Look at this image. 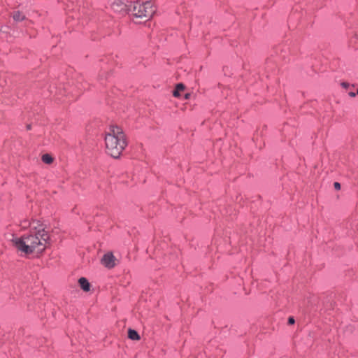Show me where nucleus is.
Listing matches in <instances>:
<instances>
[{
    "mask_svg": "<svg viewBox=\"0 0 358 358\" xmlns=\"http://www.w3.org/2000/svg\"><path fill=\"white\" fill-rule=\"evenodd\" d=\"M189 96V94H185V99H188Z\"/></svg>",
    "mask_w": 358,
    "mask_h": 358,
    "instance_id": "16",
    "label": "nucleus"
},
{
    "mask_svg": "<svg viewBox=\"0 0 358 358\" xmlns=\"http://www.w3.org/2000/svg\"><path fill=\"white\" fill-rule=\"evenodd\" d=\"M294 322H295V321H294V317H289V319H288V324H294Z\"/></svg>",
    "mask_w": 358,
    "mask_h": 358,
    "instance_id": "13",
    "label": "nucleus"
},
{
    "mask_svg": "<svg viewBox=\"0 0 358 358\" xmlns=\"http://www.w3.org/2000/svg\"><path fill=\"white\" fill-rule=\"evenodd\" d=\"M13 17L15 21H22L25 18V16L20 11H15L13 13Z\"/></svg>",
    "mask_w": 358,
    "mask_h": 358,
    "instance_id": "10",
    "label": "nucleus"
},
{
    "mask_svg": "<svg viewBox=\"0 0 358 358\" xmlns=\"http://www.w3.org/2000/svg\"><path fill=\"white\" fill-rule=\"evenodd\" d=\"M128 337L134 341H138L140 339V336L136 331L134 329H129L128 331Z\"/></svg>",
    "mask_w": 358,
    "mask_h": 358,
    "instance_id": "9",
    "label": "nucleus"
},
{
    "mask_svg": "<svg viewBox=\"0 0 358 358\" xmlns=\"http://www.w3.org/2000/svg\"><path fill=\"white\" fill-rule=\"evenodd\" d=\"M357 94H358V89H357Z\"/></svg>",
    "mask_w": 358,
    "mask_h": 358,
    "instance_id": "18",
    "label": "nucleus"
},
{
    "mask_svg": "<svg viewBox=\"0 0 358 358\" xmlns=\"http://www.w3.org/2000/svg\"><path fill=\"white\" fill-rule=\"evenodd\" d=\"M334 187L336 189L339 190L341 189V184L338 182L334 183Z\"/></svg>",
    "mask_w": 358,
    "mask_h": 358,
    "instance_id": "12",
    "label": "nucleus"
},
{
    "mask_svg": "<svg viewBox=\"0 0 358 358\" xmlns=\"http://www.w3.org/2000/svg\"><path fill=\"white\" fill-rule=\"evenodd\" d=\"M127 4L123 0H113L111 3L112 9L117 13H124L127 11Z\"/></svg>",
    "mask_w": 358,
    "mask_h": 358,
    "instance_id": "4",
    "label": "nucleus"
},
{
    "mask_svg": "<svg viewBox=\"0 0 358 358\" xmlns=\"http://www.w3.org/2000/svg\"><path fill=\"white\" fill-rule=\"evenodd\" d=\"M115 258L112 253L105 254L101 259V263L108 268H113L115 265Z\"/></svg>",
    "mask_w": 358,
    "mask_h": 358,
    "instance_id": "5",
    "label": "nucleus"
},
{
    "mask_svg": "<svg viewBox=\"0 0 358 358\" xmlns=\"http://www.w3.org/2000/svg\"><path fill=\"white\" fill-rule=\"evenodd\" d=\"M78 283L81 289L84 292H89L90 290L91 285L87 278L82 277L78 280Z\"/></svg>",
    "mask_w": 358,
    "mask_h": 358,
    "instance_id": "6",
    "label": "nucleus"
},
{
    "mask_svg": "<svg viewBox=\"0 0 358 358\" xmlns=\"http://www.w3.org/2000/svg\"><path fill=\"white\" fill-rule=\"evenodd\" d=\"M27 129H30V126H29V125H28V126H27Z\"/></svg>",
    "mask_w": 358,
    "mask_h": 358,
    "instance_id": "17",
    "label": "nucleus"
},
{
    "mask_svg": "<svg viewBox=\"0 0 358 358\" xmlns=\"http://www.w3.org/2000/svg\"><path fill=\"white\" fill-rule=\"evenodd\" d=\"M349 95H350V96H352V97H354V96H355V92H350V93H349Z\"/></svg>",
    "mask_w": 358,
    "mask_h": 358,
    "instance_id": "15",
    "label": "nucleus"
},
{
    "mask_svg": "<svg viewBox=\"0 0 358 358\" xmlns=\"http://www.w3.org/2000/svg\"><path fill=\"white\" fill-rule=\"evenodd\" d=\"M130 12L136 19L148 20L152 17L155 8L152 2L150 1H136L131 6Z\"/></svg>",
    "mask_w": 358,
    "mask_h": 358,
    "instance_id": "3",
    "label": "nucleus"
},
{
    "mask_svg": "<svg viewBox=\"0 0 358 358\" xmlns=\"http://www.w3.org/2000/svg\"><path fill=\"white\" fill-rule=\"evenodd\" d=\"M105 144L107 153L118 158L127 145L122 129L117 126H110L106 133Z\"/></svg>",
    "mask_w": 358,
    "mask_h": 358,
    "instance_id": "2",
    "label": "nucleus"
},
{
    "mask_svg": "<svg viewBox=\"0 0 358 358\" xmlns=\"http://www.w3.org/2000/svg\"><path fill=\"white\" fill-rule=\"evenodd\" d=\"M184 89L185 86L182 83L178 84L173 92V95L175 97H179L180 96V92H182Z\"/></svg>",
    "mask_w": 358,
    "mask_h": 358,
    "instance_id": "8",
    "label": "nucleus"
},
{
    "mask_svg": "<svg viewBox=\"0 0 358 358\" xmlns=\"http://www.w3.org/2000/svg\"><path fill=\"white\" fill-rule=\"evenodd\" d=\"M42 161L45 164H50L53 162V159L50 155L45 154L42 156Z\"/></svg>",
    "mask_w": 358,
    "mask_h": 358,
    "instance_id": "11",
    "label": "nucleus"
},
{
    "mask_svg": "<svg viewBox=\"0 0 358 358\" xmlns=\"http://www.w3.org/2000/svg\"><path fill=\"white\" fill-rule=\"evenodd\" d=\"M33 231L27 234L17 236L11 234L9 241L12 245L24 255L41 254L49 245L50 235L41 222H34Z\"/></svg>",
    "mask_w": 358,
    "mask_h": 358,
    "instance_id": "1",
    "label": "nucleus"
},
{
    "mask_svg": "<svg viewBox=\"0 0 358 358\" xmlns=\"http://www.w3.org/2000/svg\"><path fill=\"white\" fill-rule=\"evenodd\" d=\"M34 222H40L38 220L29 221L28 220H24L20 222V227L24 229H29V232H31V231H33L32 227H33V224Z\"/></svg>",
    "mask_w": 358,
    "mask_h": 358,
    "instance_id": "7",
    "label": "nucleus"
},
{
    "mask_svg": "<svg viewBox=\"0 0 358 358\" xmlns=\"http://www.w3.org/2000/svg\"><path fill=\"white\" fill-rule=\"evenodd\" d=\"M342 86L345 88H347L349 86V84L347 83H342Z\"/></svg>",
    "mask_w": 358,
    "mask_h": 358,
    "instance_id": "14",
    "label": "nucleus"
}]
</instances>
